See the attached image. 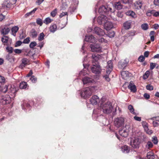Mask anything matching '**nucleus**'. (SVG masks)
Masks as SVG:
<instances>
[{"instance_id": "26", "label": "nucleus", "mask_w": 159, "mask_h": 159, "mask_svg": "<svg viewBox=\"0 0 159 159\" xmlns=\"http://www.w3.org/2000/svg\"><path fill=\"white\" fill-rule=\"evenodd\" d=\"M126 15L128 16H130L133 18H135L137 16L135 13L132 11H129L126 13Z\"/></svg>"}, {"instance_id": "19", "label": "nucleus", "mask_w": 159, "mask_h": 159, "mask_svg": "<svg viewBox=\"0 0 159 159\" xmlns=\"http://www.w3.org/2000/svg\"><path fill=\"white\" fill-rule=\"evenodd\" d=\"M85 40L90 43H94L95 42V38L92 35L85 36Z\"/></svg>"}, {"instance_id": "24", "label": "nucleus", "mask_w": 159, "mask_h": 159, "mask_svg": "<svg viewBox=\"0 0 159 159\" xmlns=\"http://www.w3.org/2000/svg\"><path fill=\"white\" fill-rule=\"evenodd\" d=\"M119 134L121 136L124 137L127 136L128 133L125 129H123L119 130Z\"/></svg>"}, {"instance_id": "33", "label": "nucleus", "mask_w": 159, "mask_h": 159, "mask_svg": "<svg viewBox=\"0 0 159 159\" xmlns=\"http://www.w3.org/2000/svg\"><path fill=\"white\" fill-rule=\"evenodd\" d=\"M121 75L123 78L125 79V77L129 76V72L127 71H123L121 72Z\"/></svg>"}, {"instance_id": "12", "label": "nucleus", "mask_w": 159, "mask_h": 159, "mask_svg": "<svg viewBox=\"0 0 159 159\" xmlns=\"http://www.w3.org/2000/svg\"><path fill=\"white\" fill-rule=\"evenodd\" d=\"M82 81L84 84L92 83L95 82L93 79L87 76L83 78Z\"/></svg>"}, {"instance_id": "6", "label": "nucleus", "mask_w": 159, "mask_h": 159, "mask_svg": "<svg viewBox=\"0 0 159 159\" xmlns=\"http://www.w3.org/2000/svg\"><path fill=\"white\" fill-rule=\"evenodd\" d=\"M11 101V98L9 95H5L3 96L0 100V102L3 104L5 105L10 103Z\"/></svg>"}, {"instance_id": "57", "label": "nucleus", "mask_w": 159, "mask_h": 159, "mask_svg": "<svg viewBox=\"0 0 159 159\" xmlns=\"http://www.w3.org/2000/svg\"><path fill=\"white\" fill-rule=\"evenodd\" d=\"M103 77L105 79L107 82H109L110 80V78L109 77V75H105Z\"/></svg>"}, {"instance_id": "39", "label": "nucleus", "mask_w": 159, "mask_h": 159, "mask_svg": "<svg viewBox=\"0 0 159 159\" xmlns=\"http://www.w3.org/2000/svg\"><path fill=\"white\" fill-rule=\"evenodd\" d=\"M6 49L7 51L9 53L11 54L13 52V48L11 47L7 46L6 48Z\"/></svg>"}, {"instance_id": "9", "label": "nucleus", "mask_w": 159, "mask_h": 159, "mask_svg": "<svg viewBox=\"0 0 159 159\" xmlns=\"http://www.w3.org/2000/svg\"><path fill=\"white\" fill-rule=\"evenodd\" d=\"M91 50L93 52H99L101 51V47L99 44H93L90 45Z\"/></svg>"}, {"instance_id": "17", "label": "nucleus", "mask_w": 159, "mask_h": 159, "mask_svg": "<svg viewBox=\"0 0 159 159\" xmlns=\"http://www.w3.org/2000/svg\"><path fill=\"white\" fill-rule=\"evenodd\" d=\"M134 31L130 32L126 34L125 36V39H128V40H131L133 37L135 35Z\"/></svg>"}, {"instance_id": "29", "label": "nucleus", "mask_w": 159, "mask_h": 159, "mask_svg": "<svg viewBox=\"0 0 159 159\" xmlns=\"http://www.w3.org/2000/svg\"><path fill=\"white\" fill-rule=\"evenodd\" d=\"M131 23L129 21H127L124 24V27L126 30L129 29L130 28Z\"/></svg>"}, {"instance_id": "56", "label": "nucleus", "mask_w": 159, "mask_h": 159, "mask_svg": "<svg viewBox=\"0 0 159 159\" xmlns=\"http://www.w3.org/2000/svg\"><path fill=\"white\" fill-rule=\"evenodd\" d=\"M134 118L135 120L138 121H140L141 120V118L140 117L135 116L134 117Z\"/></svg>"}, {"instance_id": "15", "label": "nucleus", "mask_w": 159, "mask_h": 159, "mask_svg": "<svg viewBox=\"0 0 159 159\" xmlns=\"http://www.w3.org/2000/svg\"><path fill=\"white\" fill-rule=\"evenodd\" d=\"M91 58L92 60V63L93 64V62H98V61L101 57V56L98 54L96 53L93 54L92 55Z\"/></svg>"}, {"instance_id": "5", "label": "nucleus", "mask_w": 159, "mask_h": 159, "mask_svg": "<svg viewBox=\"0 0 159 159\" xmlns=\"http://www.w3.org/2000/svg\"><path fill=\"white\" fill-rule=\"evenodd\" d=\"M124 119L123 117H118L114 120V124L116 127L119 128L124 125Z\"/></svg>"}, {"instance_id": "64", "label": "nucleus", "mask_w": 159, "mask_h": 159, "mask_svg": "<svg viewBox=\"0 0 159 159\" xmlns=\"http://www.w3.org/2000/svg\"><path fill=\"white\" fill-rule=\"evenodd\" d=\"M152 124L153 126L155 127L158 126L159 125V124L155 121H153Z\"/></svg>"}, {"instance_id": "27", "label": "nucleus", "mask_w": 159, "mask_h": 159, "mask_svg": "<svg viewBox=\"0 0 159 159\" xmlns=\"http://www.w3.org/2000/svg\"><path fill=\"white\" fill-rule=\"evenodd\" d=\"M19 27L17 26H15L13 27L11 30L12 34L14 36H16V34L19 30Z\"/></svg>"}, {"instance_id": "55", "label": "nucleus", "mask_w": 159, "mask_h": 159, "mask_svg": "<svg viewBox=\"0 0 159 159\" xmlns=\"http://www.w3.org/2000/svg\"><path fill=\"white\" fill-rule=\"evenodd\" d=\"M8 87L5 85L3 89H2V92L4 93H6L7 91H8Z\"/></svg>"}, {"instance_id": "16", "label": "nucleus", "mask_w": 159, "mask_h": 159, "mask_svg": "<svg viewBox=\"0 0 159 159\" xmlns=\"http://www.w3.org/2000/svg\"><path fill=\"white\" fill-rule=\"evenodd\" d=\"M127 64V62L125 61H121L118 63V68L121 70L123 69L126 66Z\"/></svg>"}, {"instance_id": "49", "label": "nucleus", "mask_w": 159, "mask_h": 159, "mask_svg": "<svg viewBox=\"0 0 159 159\" xmlns=\"http://www.w3.org/2000/svg\"><path fill=\"white\" fill-rule=\"evenodd\" d=\"M57 13V9H55L51 13V15L52 17H54Z\"/></svg>"}, {"instance_id": "25", "label": "nucleus", "mask_w": 159, "mask_h": 159, "mask_svg": "<svg viewBox=\"0 0 159 159\" xmlns=\"http://www.w3.org/2000/svg\"><path fill=\"white\" fill-rule=\"evenodd\" d=\"M114 7L117 10H120L122 8V5L120 2H117L114 4Z\"/></svg>"}, {"instance_id": "23", "label": "nucleus", "mask_w": 159, "mask_h": 159, "mask_svg": "<svg viewBox=\"0 0 159 159\" xmlns=\"http://www.w3.org/2000/svg\"><path fill=\"white\" fill-rule=\"evenodd\" d=\"M142 4L141 1H137L134 3V8L137 9H139L141 8Z\"/></svg>"}, {"instance_id": "4", "label": "nucleus", "mask_w": 159, "mask_h": 159, "mask_svg": "<svg viewBox=\"0 0 159 159\" xmlns=\"http://www.w3.org/2000/svg\"><path fill=\"white\" fill-rule=\"evenodd\" d=\"M112 9L111 8L108 7V6H102L99 7L98 9V12L101 15H104V14H107L108 12L109 11L111 12L113 11H111Z\"/></svg>"}, {"instance_id": "38", "label": "nucleus", "mask_w": 159, "mask_h": 159, "mask_svg": "<svg viewBox=\"0 0 159 159\" xmlns=\"http://www.w3.org/2000/svg\"><path fill=\"white\" fill-rule=\"evenodd\" d=\"M150 73L149 71H147L143 75V79L144 80L147 79Z\"/></svg>"}, {"instance_id": "47", "label": "nucleus", "mask_w": 159, "mask_h": 159, "mask_svg": "<svg viewBox=\"0 0 159 159\" xmlns=\"http://www.w3.org/2000/svg\"><path fill=\"white\" fill-rule=\"evenodd\" d=\"M30 80L32 82L35 83L37 81V79L34 75H32L31 76Z\"/></svg>"}, {"instance_id": "58", "label": "nucleus", "mask_w": 159, "mask_h": 159, "mask_svg": "<svg viewBox=\"0 0 159 159\" xmlns=\"http://www.w3.org/2000/svg\"><path fill=\"white\" fill-rule=\"evenodd\" d=\"M5 80L4 77L0 75V83H2L5 82Z\"/></svg>"}, {"instance_id": "46", "label": "nucleus", "mask_w": 159, "mask_h": 159, "mask_svg": "<svg viewBox=\"0 0 159 159\" xmlns=\"http://www.w3.org/2000/svg\"><path fill=\"white\" fill-rule=\"evenodd\" d=\"M152 140L155 144H157L158 143L157 138L156 136H153L152 138Z\"/></svg>"}, {"instance_id": "54", "label": "nucleus", "mask_w": 159, "mask_h": 159, "mask_svg": "<svg viewBox=\"0 0 159 159\" xmlns=\"http://www.w3.org/2000/svg\"><path fill=\"white\" fill-rule=\"evenodd\" d=\"M138 60L140 62H143L145 60V57L143 56H141L139 57Z\"/></svg>"}, {"instance_id": "13", "label": "nucleus", "mask_w": 159, "mask_h": 159, "mask_svg": "<svg viewBox=\"0 0 159 159\" xmlns=\"http://www.w3.org/2000/svg\"><path fill=\"white\" fill-rule=\"evenodd\" d=\"M99 99L96 95H94L92 97L90 100V102L93 105H97L98 102H99Z\"/></svg>"}, {"instance_id": "52", "label": "nucleus", "mask_w": 159, "mask_h": 159, "mask_svg": "<svg viewBox=\"0 0 159 159\" xmlns=\"http://www.w3.org/2000/svg\"><path fill=\"white\" fill-rule=\"evenodd\" d=\"M30 38L29 37H27L24 39L23 42V43H28L30 42Z\"/></svg>"}, {"instance_id": "60", "label": "nucleus", "mask_w": 159, "mask_h": 159, "mask_svg": "<svg viewBox=\"0 0 159 159\" xmlns=\"http://www.w3.org/2000/svg\"><path fill=\"white\" fill-rule=\"evenodd\" d=\"M117 16L118 17L121 18L123 16L122 13L121 12L118 11L117 14Z\"/></svg>"}, {"instance_id": "30", "label": "nucleus", "mask_w": 159, "mask_h": 159, "mask_svg": "<svg viewBox=\"0 0 159 159\" xmlns=\"http://www.w3.org/2000/svg\"><path fill=\"white\" fill-rule=\"evenodd\" d=\"M27 86V84L25 82H22L19 85V87L20 89H25Z\"/></svg>"}, {"instance_id": "50", "label": "nucleus", "mask_w": 159, "mask_h": 159, "mask_svg": "<svg viewBox=\"0 0 159 159\" xmlns=\"http://www.w3.org/2000/svg\"><path fill=\"white\" fill-rule=\"evenodd\" d=\"M157 64L155 63L151 62L150 64V69L153 70L156 66Z\"/></svg>"}, {"instance_id": "11", "label": "nucleus", "mask_w": 159, "mask_h": 159, "mask_svg": "<svg viewBox=\"0 0 159 159\" xmlns=\"http://www.w3.org/2000/svg\"><path fill=\"white\" fill-rule=\"evenodd\" d=\"M93 31L96 34L99 36H102L105 34L103 30L98 27H95L94 28Z\"/></svg>"}, {"instance_id": "18", "label": "nucleus", "mask_w": 159, "mask_h": 159, "mask_svg": "<svg viewBox=\"0 0 159 159\" xmlns=\"http://www.w3.org/2000/svg\"><path fill=\"white\" fill-rule=\"evenodd\" d=\"M22 63L19 66L20 68H23L25 67L29 62V60L26 58H24L21 60Z\"/></svg>"}, {"instance_id": "43", "label": "nucleus", "mask_w": 159, "mask_h": 159, "mask_svg": "<svg viewBox=\"0 0 159 159\" xmlns=\"http://www.w3.org/2000/svg\"><path fill=\"white\" fill-rule=\"evenodd\" d=\"M45 37V35L43 33H41L39 35L38 37V40L39 41H42L43 40Z\"/></svg>"}, {"instance_id": "28", "label": "nucleus", "mask_w": 159, "mask_h": 159, "mask_svg": "<svg viewBox=\"0 0 159 159\" xmlns=\"http://www.w3.org/2000/svg\"><path fill=\"white\" fill-rule=\"evenodd\" d=\"M121 151L124 153H127L129 152V150L127 146L125 145L121 147Z\"/></svg>"}, {"instance_id": "42", "label": "nucleus", "mask_w": 159, "mask_h": 159, "mask_svg": "<svg viewBox=\"0 0 159 159\" xmlns=\"http://www.w3.org/2000/svg\"><path fill=\"white\" fill-rule=\"evenodd\" d=\"M141 28L144 30H147L148 28V25L147 24L144 23L141 25Z\"/></svg>"}, {"instance_id": "21", "label": "nucleus", "mask_w": 159, "mask_h": 159, "mask_svg": "<svg viewBox=\"0 0 159 159\" xmlns=\"http://www.w3.org/2000/svg\"><path fill=\"white\" fill-rule=\"evenodd\" d=\"M147 157L148 159H157V156H155L154 153L152 152H148Z\"/></svg>"}, {"instance_id": "22", "label": "nucleus", "mask_w": 159, "mask_h": 159, "mask_svg": "<svg viewBox=\"0 0 159 159\" xmlns=\"http://www.w3.org/2000/svg\"><path fill=\"white\" fill-rule=\"evenodd\" d=\"M10 29L9 28L7 27H4L2 28L1 30L2 34L3 35H7L8 34L10 31Z\"/></svg>"}, {"instance_id": "62", "label": "nucleus", "mask_w": 159, "mask_h": 159, "mask_svg": "<svg viewBox=\"0 0 159 159\" xmlns=\"http://www.w3.org/2000/svg\"><path fill=\"white\" fill-rule=\"evenodd\" d=\"M14 51L16 53L20 54L22 50L20 49H16L14 50Z\"/></svg>"}, {"instance_id": "37", "label": "nucleus", "mask_w": 159, "mask_h": 159, "mask_svg": "<svg viewBox=\"0 0 159 159\" xmlns=\"http://www.w3.org/2000/svg\"><path fill=\"white\" fill-rule=\"evenodd\" d=\"M107 69H112V63L111 61L110 60L107 62Z\"/></svg>"}, {"instance_id": "14", "label": "nucleus", "mask_w": 159, "mask_h": 159, "mask_svg": "<svg viewBox=\"0 0 159 159\" xmlns=\"http://www.w3.org/2000/svg\"><path fill=\"white\" fill-rule=\"evenodd\" d=\"M104 28L107 30H110L113 28V25L111 22L107 20L104 23Z\"/></svg>"}, {"instance_id": "45", "label": "nucleus", "mask_w": 159, "mask_h": 159, "mask_svg": "<svg viewBox=\"0 0 159 159\" xmlns=\"http://www.w3.org/2000/svg\"><path fill=\"white\" fill-rule=\"evenodd\" d=\"M37 45L35 41L31 42L30 44V47L31 48H33Z\"/></svg>"}, {"instance_id": "8", "label": "nucleus", "mask_w": 159, "mask_h": 159, "mask_svg": "<svg viewBox=\"0 0 159 159\" xmlns=\"http://www.w3.org/2000/svg\"><path fill=\"white\" fill-rule=\"evenodd\" d=\"M18 90V88L15 87L14 85H11L8 90V93L12 97H14Z\"/></svg>"}, {"instance_id": "7", "label": "nucleus", "mask_w": 159, "mask_h": 159, "mask_svg": "<svg viewBox=\"0 0 159 159\" xmlns=\"http://www.w3.org/2000/svg\"><path fill=\"white\" fill-rule=\"evenodd\" d=\"M140 142L139 138H132L130 142V144L132 147L134 148H137L139 147Z\"/></svg>"}, {"instance_id": "20", "label": "nucleus", "mask_w": 159, "mask_h": 159, "mask_svg": "<svg viewBox=\"0 0 159 159\" xmlns=\"http://www.w3.org/2000/svg\"><path fill=\"white\" fill-rule=\"evenodd\" d=\"M128 88L131 91H133L134 92L136 91V86L133 81H131L129 82Z\"/></svg>"}, {"instance_id": "63", "label": "nucleus", "mask_w": 159, "mask_h": 159, "mask_svg": "<svg viewBox=\"0 0 159 159\" xmlns=\"http://www.w3.org/2000/svg\"><path fill=\"white\" fill-rule=\"evenodd\" d=\"M153 16L155 17L159 16V11H156L154 10V13H153Z\"/></svg>"}, {"instance_id": "53", "label": "nucleus", "mask_w": 159, "mask_h": 159, "mask_svg": "<svg viewBox=\"0 0 159 159\" xmlns=\"http://www.w3.org/2000/svg\"><path fill=\"white\" fill-rule=\"evenodd\" d=\"M22 43V42L20 41H17L15 45V47H17L18 46H20L21 45Z\"/></svg>"}, {"instance_id": "51", "label": "nucleus", "mask_w": 159, "mask_h": 159, "mask_svg": "<svg viewBox=\"0 0 159 159\" xmlns=\"http://www.w3.org/2000/svg\"><path fill=\"white\" fill-rule=\"evenodd\" d=\"M146 89H147L149 90H152L153 89V87L150 84H148L146 86Z\"/></svg>"}, {"instance_id": "40", "label": "nucleus", "mask_w": 159, "mask_h": 159, "mask_svg": "<svg viewBox=\"0 0 159 159\" xmlns=\"http://www.w3.org/2000/svg\"><path fill=\"white\" fill-rule=\"evenodd\" d=\"M52 20H51L49 17H47L43 21V23L46 24H48L52 22Z\"/></svg>"}, {"instance_id": "31", "label": "nucleus", "mask_w": 159, "mask_h": 159, "mask_svg": "<svg viewBox=\"0 0 159 159\" xmlns=\"http://www.w3.org/2000/svg\"><path fill=\"white\" fill-rule=\"evenodd\" d=\"M31 36L33 38H36L37 36V33L34 29H32L31 31Z\"/></svg>"}, {"instance_id": "36", "label": "nucleus", "mask_w": 159, "mask_h": 159, "mask_svg": "<svg viewBox=\"0 0 159 159\" xmlns=\"http://www.w3.org/2000/svg\"><path fill=\"white\" fill-rule=\"evenodd\" d=\"M9 39V37L8 36H3L1 39V41L2 43H7Z\"/></svg>"}, {"instance_id": "34", "label": "nucleus", "mask_w": 159, "mask_h": 159, "mask_svg": "<svg viewBox=\"0 0 159 159\" xmlns=\"http://www.w3.org/2000/svg\"><path fill=\"white\" fill-rule=\"evenodd\" d=\"M37 10V8H35L31 11L26 13L25 15V17H27L30 15L34 14L35 13V11Z\"/></svg>"}, {"instance_id": "2", "label": "nucleus", "mask_w": 159, "mask_h": 159, "mask_svg": "<svg viewBox=\"0 0 159 159\" xmlns=\"http://www.w3.org/2000/svg\"><path fill=\"white\" fill-rule=\"evenodd\" d=\"M101 108L103 112L107 114L111 113L113 108L111 103L110 102H107L103 105H101Z\"/></svg>"}, {"instance_id": "35", "label": "nucleus", "mask_w": 159, "mask_h": 159, "mask_svg": "<svg viewBox=\"0 0 159 159\" xmlns=\"http://www.w3.org/2000/svg\"><path fill=\"white\" fill-rule=\"evenodd\" d=\"M153 146V144L152 142L150 141H148L147 142L146 145L145 146L146 148L147 149L152 148Z\"/></svg>"}, {"instance_id": "10", "label": "nucleus", "mask_w": 159, "mask_h": 159, "mask_svg": "<svg viewBox=\"0 0 159 159\" xmlns=\"http://www.w3.org/2000/svg\"><path fill=\"white\" fill-rule=\"evenodd\" d=\"M107 20V18L104 15H101L99 16L97 19V21L99 24L101 25L102 23L106 22Z\"/></svg>"}, {"instance_id": "44", "label": "nucleus", "mask_w": 159, "mask_h": 159, "mask_svg": "<svg viewBox=\"0 0 159 159\" xmlns=\"http://www.w3.org/2000/svg\"><path fill=\"white\" fill-rule=\"evenodd\" d=\"M36 23L37 24L39 25L40 26L42 25L43 23L42 20L39 18H38L37 19Z\"/></svg>"}, {"instance_id": "1", "label": "nucleus", "mask_w": 159, "mask_h": 159, "mask_svg": "<svg viewBox=\"0 0 159 159\" xmlns=\"http://www.w3.org/2000/svg\"><path fill=\"white\" fill-rule=\"evenodd\" d=\"M90 68L91 71L97 75H99L101 74L102 69L98 62H93V64H92Z\"/></svg>"}, {"instance_id": "61", "label": "nucleus", "mask_w": 159, "mask_h": 159, "mask_svg": "<svg viewBox=\"0 0 159 159\" xmlns=\"http://www.w3.org/2000/svg\"><path fill=\"white\" fill-rule=\"evenodd\" d=\"M112 70V69H107V70L106 71L105 75H109L110 74L111 71Z\"/></svg>"}, {"instance_id": "59", "label": "nucleus", "mask_w": 159, "mask_h": 159, "mask_svg": "<svg viewBox=\"0 0 159 159\" xmlns=\"http://www.w3.org/2000/svg\"><path fill=\"white\" fill-rule=\"evenodd\" d=\"M154 5L159 6V0H154L153 1Z\"/></svg>"}, {"instance_id": "32", "label": "nucleus", "mask_w": 159, "mask_h": 159, "mask_svg": "<svg viewBox=\"0 0 159 159\" xmlns=\"http://www.w3.org/2000/svg\"><path fill=\"white\" fill-rule=\"evenodd\" d=\"M57 26L55 24L51 25L49 28V30L51 32L54 33L57 30Z\"/></svg>"}, {"instance_id": "3", "label": "nucleus", "mask_w": 159, "mask_h": 159, "mask_svg": "<svg viewBox=\"0 0 159 159\" xmlns=\"http://www.w3.org/2000/svg\"><path fill=\"white\" fill-rule=\"evenodd\" d=\"M93 89L92 87L86 88L81 91L80 95L81 97L84 99L89 98L92 95L93 92L92 89Z\"/></svg>"}, {"instance_id": "41", "label": "nucleus", "mask_w": 159, "mask_h": 159, "mask_svg": "<svg viewBox=\"0 0 159 159\" xmlns=\"http://www.w3.org/2000/svg\"><path fill=\"white\" fill-rule=\"evenodd\" d=\"M128 108L129 110L130 111L131 113L134 114H135V113L134 112V109L133 108V106H132L131 105H130L128 107Z\"/></svg>"}, {"instance_id": "48", "label": "nucleus", "mask_w": 159, "mask_h": 159, "mask_svg": "<svg viewBox=\"0 0 159 159\" xmlns=\"http://www.w3.org/2000/svg\"><path fill=\"white\" fill-rule=\"evenodd\" d=\"M88 74V73H87V71L84 70H82L80 72L79 75L80 76L81 75L85 76L86 74Z\"/></svg>"}]
</instances>
